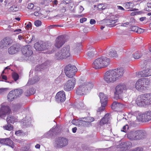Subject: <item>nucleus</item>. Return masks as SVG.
I'll list each match as a JSON object with an SVG mask.
<instances>
[{"label": "nucleus", "mask_w": 151, "mask_h": 151, "mask_svg": "<svg viewBox=\"0 0 151 151\" xmlns=\"http://www.w3.org/2000/svg\"><path fill=\"white\" fill-rule=\"evenodd\" d=\"M22 52L25 56L29 57L33 54L32 48L30 45L24 46L22 50Z\"/></svg>", "instance_id": "nucleus-13"}, {"label": "nucleus", "mask_w": 151, "mask_h": 151, "mask_svg": "<svg viewBox=\"0 0 151 151\" xmlns=\"http://www.w3.org/2000/svg\"><path fill=\"white\" fill-rule=\"evenodd\" d=\"M34 7V5L32 3H30L28 4L27 8L29 9H32Z\"/></svg>", "instance_id": "nucleus-57"}, {"label": "nucleus", "mask_w": 151, "mask_h": 151, "mask_svg": "<svg viewBox=\"0 0 151 151\" xmlns=\"http://www.w3.org/2000/svg\"><path fill=\"white\" fill-rule=\"evenodd\" d=\"M145 66H146V68H150L151 67V60H150L147 61H145L144 63Z\"/></svg>", "instance_id": "nucleus-44"}, {"label": "nucleus", "mask_w": 151, "mask_h": 151, "mask_svg": "<svg viewBox=\"0 0 151 151\" xmlns=\"http://www.w3.org/2000/svg\"><path fill=\"white\" fill-rule=\"evenodd\" d=\"M50 47L47 43H45L42 42L36 43L34 45L35 48L38 51L46 50L49 49Z\"/></svg>", "instance_id": "nucleus-10"}, {"label": "nucleus", "mask_w": 151, "mask_h": 151, "mask_svg": "<svg viewBox=\"0 0 151 151\" xmlns=\"http://www.w3.org/2000/svg\"><path fill=\"white\" fill-rule=\"evenodd\" d=\"M3 128L5 130L11 131L13 130V128L12 125L8 123V124L3 127Z\"/></svg>", "instance_id": "nucleus-42"}, {"label": "nucleus", "mask_w": 151, "mask_h": 151, "mask_svg": "<svg viewBox=\"0 0 151 151\" xmlns=\"http://www.w3.org/2000/svg\"><path fill=\"white\" fill-rule=\"evenodd\" d=\"M32 24L30 22H29L26 26V28L27 29H29L31 27Z\"/></svg>", "instance_id": "nucleus-62"}, {"label": "nucleus", "mask_w": 151, "mask_h": 151, "mask_svg": "<svg viewBox=\"0 0 151 151\" xmlns=\"http://www.w3.org/2000/svg\"><path fill=\"white\" fill-rule=\"evenodd\" d=\"M106 104H101V106L97 110L98 112L102 111L104 109Z\"/></svg>", "instance_id": "nucleus-46"}, {"label": "nucleus", "mask_w": 151, "mask_h": 151, "mask_svg": "<svg viewBox=\"0 0 151 151\" xmlns=\"http://www.w3.org/2000/svg\"><path fill=\"white\" fill-rule=\"evenodd\" d=\"M145 119L146 121L151 120V111H148L145 113Z\"/></svg>", "instance_id": "nucleus-37"}, {"label": "nucleus", "mask_w": 151, "mask_h": 151, "mask_svg": "<svg viewBox=\"0 0 151 151\" xmlns=\"http://www.w3.org/2000/svg\"><path fill=\"white\" fill-rule=\"evenodd\" d=\"M110 19H105L103 21V23L104 24V26H108V27H113L115 25H112L111 24Z\"/></svg>", "instance_id": "nucleus-38"}, {"label": "nucleus", "mask_w": 151, "mask_h": 151, "mask_svg": "<svg viewBox=\"0 0 151 151\" xmlns=\"http://www.w3.org/2000/svg\"><path fill=\"white\" fill-rule=\"evenodd\" d=\"M57 128H55L54 127L50 130V131L44 134L42 136L43 138H50L54 134H57V132H56Z\"/></svg>", "instance_id": "nucleus-18"}, {"label": "nucleus", "mask_w": 151, "mask_h": 151, "mask_svg": "<svg viewBox=\"0 0 151 151\" xmlns=\"http://www.w3.org/2000/svg\"><path fill=\"white\" fill-rule=\"evenodd\" d=\"M41 24V22L40 20H36L35 22V24L36 27L40 26Z\"/></svg>", "instance_id": "nucleus-54"}, {"label": "nucleus", "mask_w": 151, "mask_h": 151, "mask_svg": "<svg viewBox=\"0 0 151 151\" xmlns=\"http://www.w3.org/2000/svg\"><path fill=\"white\" fill-rule=\"evenodd\" d=\"M138 75L142 77H146L151 76V68H145L143 70L138 73Z\"/></svg>", "instance_id": "nucleus-20"}, {"label": "nucleus", "mask_w": 151, "mask_h": 151, "mask_svg": "<svg viewBox=\"0 0 151 151\" xmlns=\"http://www.w3.org/2000/svg\"><path fill=\"white\" fill-rule=\"evenodd\" d=\"M31 121V118L29 116H27L22 120L21 123L25 127H27L30 125Z\"/></svg>", "instance_id": "nucleus-17"}, {"label": "nucleus", "mask_w": 151, "mask_h": 151, "mask_svg": "<svg viewBox=\"0 0 151 151\" xmlns=\"http://www.w3.org/2000/svg\"><path fill=\"white\" fill-rule=\"evenodd\" d=\"M137 134V130H132L128 133L127 137L131 140H138Z\"/></svg>", "instance_id": "nucleus-19"}, {"label": "nucleus", "mask_w": 151, "mask_h": 151, "mask_svg": "<svg viewBox=\"0 0 151 151\" xmlns=\"http://www.w3.org/2000/svg\"><path fill=\"white\" fill-rule=\"evenodd\" d=\"M19 47L17 44H14L8 49V52L10 54H14L18 51Z\"/></svg>", "instance_id": "nucleus-24"}, {"label": "nucleus", "mask_w": 151, "mask_h": 151, "mask_svg": "<svg viewBox=\"0 0 151 151\" xmlns=\"http://www.w3.org/2000/svg\"><path fill=\"white\" fill-rule=\"evenodd\" d=\"M63 55L61 50H58L55 53V58L58 60H62L65 58Z\"/></svg>", "instance_id": "nucleus-31"}, {"label": "nucleus", "mask_w": 151, "mask_h": 151, "mask_svg": "<svg viewBox=\"0 0 151 151\" xmlns=\"http://www.w3.org/2000/svg\"><path fill=\"white\" fill-rule=\"evenodd\" d=\"M124 107V104L116 101H114L112 104L111 108L113 109H119Z\"/></svg>", "instance_id": "nucleus-28"}, {"label": "nucleus", "mask_w": 151, "mask_h": 151, "mask_svg": "<svg viewBox=\"0 0 151 151\" xmlns=\"http://www.w3.org/2000/svg\"><path fill=\"white\" fill-rule=\"evenodd\" d=\"M137 119L139 122H145V116L144 113H139L137 116Z\"/></svg>", "instance_id": "nucleus-34"}, {"label": "nucleus", "mask_w": 151, "mask_h": 151, "mask_svg": "<svg viewBox=\"0 0 151 151\" xmlns=\"http://www.w3.org/2000/svg\"><path fill=\"white\" fill-rule=\"evenodd\" d=\"M35 93V90L33 88L29 89V92L27 93V95H30L34 94Z\"/></svg>", "instance_id": "nucleus-49"}, {"label": "nucleus", "mask_w": 151, "mask_h": 151, "mask_svg": "<svg viewBox=\"0 0 151 151\" xmlns=\"http://www.w3.org/2000/svg\"><path fill=\"white\" fill-rule=\"evenodd\" d=\"M55 99L58 102H63L65 100V92L63 91L58 92L55 96Z\"/></svg>", "instance_id": "nucleus-14"}, {"label": "nucleus", "mask_w": 151, "mask_h": 151, "mask_svg": "<svg viewBox=\"0 0 151 151\" xmlns=\"http://www.w3.org/2000/svg\"><path fill=\"white\" fill-rule=\"evenodd\" d=\"M99 96L100 99V101L101 103L106 104L108 100V98L107 96L103 93H99Z\"/></svg>", "instance_id": "nucleus-25"}, {"label": "nucleus", "mask_w": 151, "mask_h": 151, "mask_svg": "<svg viewBox=\"0 0 151 151\" xmlns=\"http://www.w3.org/2000/svg\"><path fill=\"white\" fill-rule=\"evenodd\" d=\"M144 79V84L146 85H148L150 84V81L147 78H142Z\"/></svg>", "instance_id": "nucleus-53"}, {"label": "nucleus", "mask_w": 151, "mask_h": 151, "mask_svg": "<svg viewBox=\"0 0 151 151\" xmlns=\"http://www.w3.org/2000/svg\"><path fill=\"white\" fill-rule=\"evenodd\" d=\"M10 9L11 11H17V8L15 6H13L10 8Z\"/></svg>", "instance_id": "nucleus-55"}, {"label": "nucleus", "mask_w": 151, "mask_h": 151, "mask_svg": "<svg viewBox=\"0 0 151 151\" xmlns=\"http://www.w3.org/2000/svg\"><path fill=\"white\" fill-rule=\"evenodd\" d=\"M83 125L88 126L90 123L94 121V118L91 117L81 118Z\"/></svg>", "instance_id": "nucleus-22"}, {"label": "nucleus", "mask_w": 151, "mask_h": 151, "mask_svg": "<svg viewBox=\"0 0 151 151\" xmlns=\"http://www.w3.org/2000/svg\"><path fill=\"white\" fill-rule=\"evenodd\" d=\"M124 73L122 68L110 70L107 71L104 76V79L107 83H114L120 78Z\"/></svg>", "instance_id": "nucleus-1"}, {"label": "nucleus", "mask_w": 151, "mask_h": 151, "mask_svg": "<svg viewBox=\"0 0 151 151\" xmlns=\"http://www.w3.org/2000/svg\"><path fill=\"white\" fill-rule=\"evenodd\" d=\"M22 133V132L21 130H19L15 132V134L19 136Z\"/></svg>", "instance_id": "nucleus-64"}, {"label": "nucleus", "mask_w": 151, "mask_h": 151, "mask_svg": "<svg viewBox=\"0 0 151 151\" xmlns=\"http://www.w3.org/2000/svg\"><path fill=\"white\" fill-rule=\"evenodd\" d=\"M110 114H107L101 120L100 122V125H102L107 123L110 120Z\"/></svg>", "instance_id": "nucleus-27"}, {"label": "nucleus", "mask_w": 151, "mask_h": 151, "mask_svg": "<svg viewBox=\"0 0 151 151\" xmlns=\"http://www.w3.org/2000/svg\"><path fill=\"white\" fill-rule=\"evenodd\" d=\"M11 112V110L8 106L2 104L0 108V117L4 119L6 115L9 114Z\"/></svg>", "instance_id": "nucleus-8"}, {"label": "nucleus", "mask_w": 151, "mask_h": 151, "mask_svg": "<svg viewBox=\"0 0 151 151\" xmlns=\"http://www.w3.org/2000/svg\"><path fill=\"white\" fill-rule=\"evenodd\" d=\"M138 140L142 139L145 137L146 132L144 130H137V134Z\"/></svg>", "instance_id": "nucleus-26"}, {"label": "nucleus", "mask_w": 151, "mask_h": 151, "mask_svg": "<svg viewBox=\"0 0 151 151\" xmlns=\"http://www.w3.org/2000/svg\"><path fill=\"white\" fill-rule=\"evenodd\" d=\"M66 11V9L65 7H60V11L61 13H64Z\"/></svg>", "instance_id": "nucleus-58"}, {"label": "nucleus", "mask_w": 151, "mask_h": 151, "mask_svg": "<svg viewBox=\"0 0 151 151\" xmlns=\"http://www.w3.org/2000/svg\"><path fill=\"white\" fill-rule=\"evenodd\" d=\"M117 20L115 19V20H112L110 19V22H111V24L112 25H114V24L116 23L117 22Z\"/></svg>", "instance_id": "nucleus-60"}, {"label": "nucleus", "mask_w": 151, "mask_h": 151, "mask_svg": "<svg viewBox=\"0 0 151 151\" xmlns=\"http://www.w3.org/2000/svg\"><path fill=\"white\" fill-rule=\"evenodd\" d=\"M11 43V41L10 39L5 38L1 41L0 47L1 48H6L8 47Z\"/></svg>", "instance_id": "nucleus-21"}, {"label": "nucleus", "mask_w": 151, "mask_h": 151, "mask_svg": "<svg viewBox=\"0 0 151 151\" xmlns=\"http://www.w3.org/2000/svg\"><path fill=\"white\" fill-rule=\"evenodd\" d=\"M144 32V29L140 28H139L138 27V29H137L136 32H137L138 33L140 34V33L143 32Z\"/></svg>", "instance_id": "nucleus-56"}, {"label": "nucleus", "mask_w": 151, "mask_h": 151, "mask_svg": "<svg viewBox=\"0 0 151 151\" xmlns=\"http://www.w3.org/2000/svg\"><path fill=\"white\" fill-rule=\"evenodd\" d=\"M66 41L65 36L62 35L58 36L56 39L55 46L58 48L61 47Z\"/></svg>", "instance_id": "nucleus-12"}, {"label": "nucleus", "mask_w": 151, "mask_h": 151, "mask_svg": "<svg viewBox=\"0 0 151 151\" xmlns=\"http://www.w3.org/2000/svg\"><path fill=\"white\" fill-rule=\"evenodd\" d=\"M14 93V90H12L10 91L8 94L7 96V98L9 101H13L17 98Z\"/></svg>", "instance_id": "nucleus-33"}, {"label": "nucleus", "mask_w": 151, "mask_h": 151, "mask_svg": "<svg viewBox=\"0 0 151 151\" xmlns=\"http://www.w3.org/2000/svg\"><path fill=\"white\" fill-rule=\"evenodd\" d=\"M135 86L137 90L140 91L145 90L146 87L144 85V79L142 78L139 79L136 83Z\"/></svg>", "instance_id": "nucleus-15"}, {"label": "nucleus", "mask_w": 151, "mask_h": 151, "mask_svg": "<svg viewBox=\"0 0 151 151\" xmlns=\"http://www.w3.org/2000/svg\"><path fill=\"white\" fill-rule=\"evenodd\" d=\"M66 76L69 78L73 77L77 71L76 67L73 65L69 64L66 66L64 69Z\"/></svg>", "instance_id": "nucleus-7"}, {"label": "nucleus", "mask_w": 151, "mask_h": 151, "mask_svg": "<svg viewBox=\"0 0 151 151\" xmlns=\"http://www.w3.org/2000/svg\"><path fill=\"white\" fill-rule=\"evenodd\" d=\"M106 6L104 4H100L97 6L98 8L100 10H103L104 9L106 8Z\"/></svg>", "instance_id": "nucleus-47"}, {"label": "nucleus", "mask_w": 151, "mask_h": 151, "mask_svg": "<svg viewBox=\"0 0 151 151\" xmlns=\"http://www.w3.org/2000/svg\"><path fill=\"white\" fill-rule=\"evenodd\" d=\"M21 31L22 30L21 29H19L15 30L14 31L15 32V34H17L20 33Z\"/></svg>", "instance_id": "nucleus-59"}, {"label": "nucleus", "mask_w": 151, "mask_h": 151, "mask_svg": "<svg viewBox=\"0 0 151 151\" xmlns=\"http://www.w3.org/2000/svg\"><path fill=\"white\" fill-rule=\"evenodd\" d=\"M108 58L103 56L95 60L93 63V66L96 69H99L107 66L109 63Z\"/></svg>", "instance_id": "nucleus-5"}, {"label": "nucleus", "mask_w": 151, "mask_h": 151, "mask_svg": "<svg viewBox=\"0 0 151 151\" xmlns=\"http://www.w3.org/2000/svg\"><path fill=\"white\" fill-rule=\"evenodd\" d=\"M125 5V7L127 9H132L134 6V4L130 2H127Z\"/></svg>", "instance_id": "nucleus-43"}, {"label": "nucleus", "mask_w": 151, "mask_h": 151, "mask_svg": "<svg viewBox=\"0 0 151 151\" xmlns=\"http://www.w3.org/2000/svg\"><path fill=\"white\" fill-rule=\"evenodd\" d=\"M61 50L63 55H64L63 56H64L65 58L70 56V47L69 45L63 47Z\"/></svg>", "instance_id": "nucleus-23"}, {"label": "nucleus", "mask_w": 151, "mask_h": 151, "mask_svg": "<svg viewBox=\"0 0 151 151\" xmlns=\"http://www.w3.org/2000/svg\"><path fill=\"white\" fill-rule=\"evenodd\" d=\"M82 119L81 118H79L78 120L73 119L71 122L72 123L76 126L82 125Z\"/></svg>", "instance_id": "nucleus-35"}, {"label": "nucleus", "mask_w": 151, "mask_h": 151, "mask_svg": "<svg viewBox=\"0 0 151 151\" xmlns=\"http://www.w3.org/2000/svg\"><path fill=\"white\" fill-rule=\"evenodd\" d=\"M76 83V81L74 78L68 80L64 86V90L67 91L72 90L74 87Z\"/></svg>", "instance_id": "nucleus-11"}, {"label": "nucleus", "mask_w": 151, "mask_h": 151, "mask_svg": "<svg viewBox=\"0 0 151 151\" xmlns=\"http://www.w3.org/2000/svg\"><path fill=\"white\" fill-rule=\"evenodd\" d=\"M68 144V141L66 138H59L56 139L55 146L57 148H61L67 145Z\"/></svg>", "instance_id": "nucleus-9"}, {"label": "nucleus", "mask_w": 151, "mask_h": 151, "mask_svg": "<svg viewBox=\"0 0 151 151\" xmlns=\"http://www.w3.org/2000/svg\"><path fill=\"white\" fill-rule=\"evenodd\" d=\"M151 102V93L141 95L138 96L136 100V103L139 106L146 107Z\"/></svg>", "instance_id": "nucleus-3"}, {"label": "nucleus", "mask_w": 151, "mask_h": 151, "mask_svg": "<svg viewBox=\"0 0 151 151\" xmlns=\"http://www.w3.org/2000/svg\"><path fill=\"white\" fill-rule=\"evenodd\" d=\"M107 55L110 57L116 58L117 57L116 51L114 50L111 49L107 52Z\"/></svg>", "instance_id": "nucleus-30"}, {"label": "nucleus", "mask_w": 151, "mask_h": 151, "mask_svg": "<svg viewBox=\"0 0 151 151\" xmlns=\"http://www.w3.org/2000/svg\"><path fill=\"white\" fill-rule=\"evenodd\" d=\"M0 143L3 145H8L12 148L14 147L13 141L9 138L0 139Z\"/></svg>", "instance_id": "nucleus-16"}, {"label": "nucleus", "mask_w": 151, "mask_h": 151, "mask_svg": "<svg viewBox=\"0 0 151 151\" xmlns=\"http://www.w3.org/2000/svg\"><path fill=\"white\" fill-rule=\"evenodd\" d=\"M81 48V44L78 43L76 45L74 48H73V51L75 53L78 52L80 51Z\"/></svg>", "instance_id": "nucleus-41"}, {"label": "nucleus", "mask_w": 151, "mask_h": 151, "mask_svg": "<svg viewBox=\"0 0 151 151\" xmlns=\"http://www.w3.org/2000/svg\"><path fill=\"white\" fill-rule=\"evenodd\" d=\"M12 77L15 81L18 80L19 78L18 74L16 73H14L12 74Z\"/></svg>", "instance_id": "nucleus-48"}, {"label": "nucleus", "mask_w": 151, "mask_h": 151, "mask_svg": "<svg viewBox=\"0 0 151 151\" xmlns=\"http://www.w3.org/2000/svg\"><path fill=\"white\" fill-rule=\"evenodd\" d=\"M127 89L126 86L124 84H119L117 85L115 88V91L114 93V97L116 99H121L126 102L127 101V97L123 98L122 94L124 93Z\"/></svg>", "instance_id": "nucleus-4"}, {"label": "nucleus", "mask_w": 151, "mask_h": 151, "mask_svg": "<svg viewBox=\"0 0 151 151\" xmlns=\"http://www.w3.org/2000/svg\"><path fill=\"white\" fill-rule=\"evenodd\" d=\"M128 126L127 125H126L123 127V130H122L121 131L126 132L128 130Z\"/></svg>", "instance_id": "nucleus-52"}, {"label": "nucleus", "mask_w": 151, "mask_h": 151, "mask_svg": "<svg viewBox=\"0 0 151 151\" xmlns=\"http://www.w3.org/2000/svg\"><path fill=\"white\" fill-rule=\"evenodd\" d=\"M133 57L135 59H138L140 58L141 56L140 52L137 51L132 55Z\"/></svg>", "instance_id": "nucleus-40"}, {"label": "nucleus", "mask_w": 151, "mask_h": 151, "mask_svg": "<svg viewBox=\"0 0 151 151\" xmlns=\"http://www.w3.org/2000/svg\"><path fill=\"white\" fill-rule=\"evenodd\" d=\"M40 78L37 76L36 75L35 76L33 77L32 79H29L27 84L28 85H29L31 84H33L36 82H37L39 81Z\"/></svg>", "instance_id": "nucleus-32"}, {"label": "nucleus", "mask_w": 151, "mask_h": 151, "mask_svg": "<svg viewBox=\"0 0 151 151\" xmlns=\"http://www.w3.org/2000/svg\"><path fill=\"white\" fill-rule=\"evenodd\" d=\"M57 3L58 1L56 0L52 2L53 8H52L53 9L51 10V11H57L59 10V7L57 6Z\"/></svg>", "instance_id": "nucleus-39"}, {"label": "nucleus", "mask_w": 151, "mask_h": 151, "mask_svg": "<svg viewBox=\"0 0 151 151\" xmlns=\"http://www.w3.org/2000/svg\"><path fill=\"white\" fill-rule=\"evenodd\" d=\"M129 24V23L128 22H125L123 23H122L121 24L122 26L127 27Z\"/></svg>", "instance_id": "nucleus-63"}, {"label": "nucleus", "mask_w": 151, "mask_h": 151, "mask_svg": "<svg viewBox=\"0 0 151 151\" xmlns=\"http://www.w3.org/2000/svg\"><path fill=\"white\" fill-rule=\"evenodd\" d=\"M34 15L36 16H39L41 15V14L39 11L37 12L35 11L34 13Z\"/></svg>", "instance_id": "nucleus-61"}, {"label": "nucleus", "mask_w": 151, "mask_h": 151, "mask_svg": "<svg viewBox=\"0 0 151 151\" xmlns=\"http://www.w3.org/2000/svg\"><path fill=\"white\" fill-rule=\"evenodd\" d=\"M93 86V84L91 81H85L81 83L76 90L77 94L83 95L89 93Z\"/></svg>", "instance_id": "nucleus-2"}, {"label": "nucleus", "mask_w": 151, "mask_h": 151, "mask_svg": "<svg viewBox=\"0 0 151 151\" xmlns=\"http://www.w3.org/2000/svg\"><path fill=\"white\" fill-rule=\"evenodd\" d=\"M138 27L136 26H132L131 27L130 31H133L136 32Z\"/></svg>", "instance_id": "nucleus-51"}, {"label": "nucleus", "mask_w": 151, "mask_h": 151, "mask_svg": "<svg viewBox=\"0 0 151 151\" xmlns=\"http://www.w3.org/2000/svg\"><path fill=\"white\" fill-rule=\"evenodd\" d=\"M132 144L130 142L128 141L122 142L117 146V148L119 151H127L126 150L132 147ZM143 148L140 147H137L129 151H142Z\"/></svg>", "instance_id": "nucleus-6"}, {"label": "nucleus", "mask_w": 151, "mask_h": 151, "mask_svg": "<svg viewBox=\"0 0 151 151\" xmlns=\"http://www.w3.org/2000/svg\"><path fill=\"white\" fill-rule=\"evenodd\" d=\"M96 51V50L95 49H93L89 51L87 54V55L89 57H92L93 56Z\"/></svg>", "instance_id": "nucleus-45"}, {"label": "nucleus", "mask_w": 151, "mask_h": 151, "mask_svg": "<svg viewBox=\"0 0 151 151\" xmlns=\"http://www.w3.org/2000/svg\"><path fill=\"white\" fill-rule=\"evenodd\" d=\"M43 65H44L42 64L41 65H39L36 66L35 69V70L38 71H41V68H42V67H43Z\"/></svg>", "instance_id": "nucleus-50"}, {"label": "nucleus", "mask_w": 151, "mask_h": 151, "mask_svg": "<svg viewBox=\"0 0 151 151\" xmlns=\"http://www.w3.org/2000/svg\"><path fill=\"white\" fill-rule=\"evenodd\" d=\"M14 94L16 98L19 97L22 94L23 91L22 89L18 88L14 90Z\"/></svg>", "instance_id": "nucleus-36"}, {"label": "nucleus", "mask_w": 151, "mask_h": 151, "mask_svg": "<svg viewBox=\"0 0 151 151\" xmlns=\"http://www.w3.org/2000/svg\"><path fill=\"white\" fill-rule=\"evenodd\" d=\"M6 121L8 123H14L17 121V119L13 116L9 115L7 116Z\"/></svg>", "instance_id": "nucleus-29"}]
</instances>
